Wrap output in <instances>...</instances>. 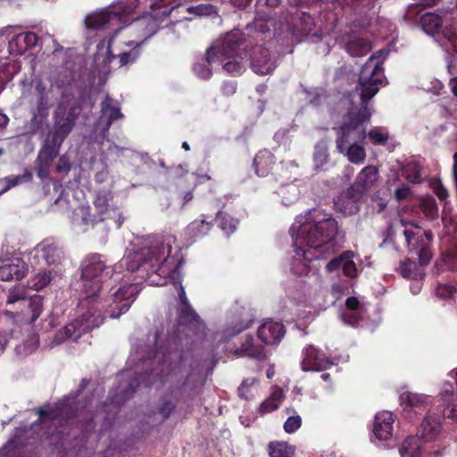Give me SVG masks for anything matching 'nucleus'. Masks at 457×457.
<instances>
[{
    "mask_svg": "<svg viewBox=\"0 0 457 457\" xmlns=\"http://www.w3.org/2000/svg\"><path fill=\"white\" fill-rule=\"evenodd\" d=\"M384 69L374 55L362 66L355 92L361 99V107H351L342 118L337 130V148L348 161L361 164L365 161L366 151L363 142L367 137L363 124L370 120L371 112L368 108L369 101L374 97L385 84Z\"/></svg>",
    "mask_w": 457,
    "mask_h": 457,
    "instance_id": "nucleus-1",
    "label": "nucleus"
},
{
    "mask_svg": "<svg viewBox=\"0 0 457 457\" xmlns=\"http://www.w3.org/2000/svg\"><path fill=\"white\" fill-rule=\"evenodd\" d=\"M140 290L138 283H131L114 290L104 300L100 299L96 294V301L91 303L88 307H84L79 317L58 332L54 337L55 343L60 344L64 339L76 341L83 334L99 327L104 320L102 311H104L112 319L119 318L129 311Z\"/></svg>",
    "mask_w": 457,
    "mask_h": 457,
    "instance_id": "nucleus-2",
    "label": "nucleus"
},
{
    "mask_svg": "<svg viewBox=\"0 0 457 457\" xmlns=\"http://www.w3.org/2000/svg\"><path fill=\"white\" fill-rule=\"evenodd\" d=\"M175 238L168 236L155 240L151 246L129 253L124 260L128 270L138 271L141 277L147 276L150 285L162 286L166 278L174 270V261L170 257Z\"/></svg>",
    "mask_w": 457,
    "mask_h": 457,
    "instance_id": "nucleus-3",
    "label": "nucleus"
},
{
    "mask_svg": "<svg viewBox=\"0 0 457 457\" xmlns=\"http://www.w3.org/2000/svg\"><path fill=\"white\" fill-rule=\"evenodd\" d=\"M338 227L335 219L319 210L309 212L305 218L297 219L290 228L295 245L317 250L328 245L337 234Z\"/></svg>",
    "mask_w": 457,
    "mask_h": 457,
    "instance_id": "nucleus-4",
    "label": "nucleus"
},
{
    "mask_svg": "<svg viewBox=\"0 0 457 457\" xmlns=\"http://www.w3.org/2000/svg\"><path fill=\"white\" fill-rule=\"evenodd\" d=\"M112 201L110 192L98 193L93 202L95 212L92 213L88 206L79 205L72 212V223L82 230L98 223H103L107 229L120 228L124 218L119 208L111 204Z\"/></svg>",
    "mask_w": 457,
    "mask_h": 457,
    "instance_id": "nucleus-5",
    "label": "nucleus"
},
{
    "mask_svg": "<svg viewBox=\"0 0 457 457\" xmlns=\"http://www.w3.org/2000/svg\"><path fill=\"white\" fill-rule=\"evenodd\" d=\"M403 235L406 245L410 252H417L419 262L411 259H406L400 262L397 268L402 277L410 279L421 278L424 276V267L428 265L431 260L432 253L430 245L432 242V233L429 231H421L415 227L417 232L411 228H408L406 224L402 221Z\"/></svg>",
    "mask_w": 457,
    "mask_h": 457,
    "instance_id": "nucleus-6",
    "label": "nucleus"
},
{
    "mask_svg": "<svg viewBox=\"0 0 457 457\" xmlns=\"http://www.w3.org/2000/svg\"><path fill=\"white\" fill-rule=\"evenodd\" d=\"M112 271V268L106 264L103 256L97 253L88 255L81 265L80 287L85 294L80 301V310L88 307L96 301V294L99 293L104 278Z\"/></svg>",
    "mask_w": 457,
    "mask_h": 457,
    "instance_id": "nucleus-7",
    "label": "nucleus"
},
{
    "mask_svg": "<svg viewBox=\"0 0 457 457\" xmlns=\"http://www.w3.org/2000/svg\"><path fill=\"white\" fill-rule=\"evenodd\" d=\"M244 41L242 34L238 31L228 34L220 44L209 47L205 57L194 65V71L202 79H208L212 76L210 65L215 62H222L226 58L233 57L239 45Z\"/></svg>",
    "mask_w": 457,
    "mask_h": 457,
    "instance_id": "nucleus-8",
    "label": "nucleus"
},
{
    "mask_svg": "<svg viewBox=\"0 0 457 457\" xmlns=\"http://www.w3.org/2000/svg\"><path fill=\"white\" fill-rule=\"evenodd\" d=\"M157 31V21L152 16H144L134 21L126 27L119 28L112 36L122 32L130 39L125 42L128 46H137L140 48L141 45Z\"/></svg>",
    "mask_w": 457,
    "mask_h": 457,
    "instance_id": "nucleus-9",
    "label": "nucleus"
},
{
    "mask_svg": "<svg viewBox=\"0 0 457 457\" xmlns=\"http://www.w3.org/2000/svg\"><path fill=\"white\" fill-rule=\"evenodd\" d=\"M132 12L129 5H124L118 10L112 8V10H102L88 15L86 18L85 23L87 28L94 29H104L112 25L118 24L121 19Z\"/></svg>",
    "mask_w": 457,
    "mask_h": 457,
    "instance_id": "nucleus-10",
    "label": "nucleus"
},
{
    "mask_svg": "<svg viewBox=\"0 0 457 457\" xmlns=\"http://www.w3.org/2000/svg\"><path fill=\"white\" fill-rule=\"evenodd\" d=\"M82 111L80 102L74 103L67 112L61 109L55 113L54 140L61 144L73 129L75 122Z\"/></svg>",
    "mask_w": 457,
    "mask_h": 457,
    "instance_id": "nucleus-11",
    "label": "nucleus"
},
{
    "mask_svg": "<svg viewBox=\"0 0 457 457\" xmlns=\"http://www.w3.org/2000/svg\"><path fill=\"white\" fill-rule=\"evenodd\" d=\"M251 67L255 73L266 75L273 71L276 64L265 47L255 46L251 54Z\"/></svg>",
    "mask_w": 457,
    "mask_h": 457,
    "instance_id": "nucleus-12",
    "label": "nucleus"
},
{
    "mask_svg": "<svg viewBox=\"0 0 457 457\" xmlns=\"http://www.w3.org/2000/svg\"><path fill=\"white\" fill-rule=\"evenodd\" d=\"M303 354L302 369L304 371H319L326 370L332 365V362L324 353L319 352L312 345L306 347Z\"/></svg>",
    "mask_w": 457,
    "mask_h": 457,
    "instance_id": "nucleus-13",
    "label": "nucleus"
},
{
    "mask_svg": "<svg viewBox=\"0 0 457 457\" xmlns=\"http://www.w3.org/2000/svg\"><path fill=\"white\" fill-rule=\"evenodd\" d=\"M282 323L271 320H265L258 329V337L266 345H276L285 335Z\"/></svg>",
    "mask_w": 457,
    "mask_h": 457,
    "instance_id": "nucleus-14",
    "label": "nucleus"
},
{
    "mask_svg": "<svg viewBox=\"0 0 457 457\" xmlns=\"http://www.w3.org/2000/svg\"><path fill=\"white\" fill-rule=\"evenodd\" d=\"M35 90L34 104L38 115H45L51 106L52 87H48L42 79L33 80Z\"/></svg>",
    "mask_w": 457,
    "mask_h": 457,
    "instance_id": "nucleus-15",
    "label": "nucleus"
},
{
    "mask_svg": "<svg viewBox=\"0 0 457 457\" xmlns=\"http://www.w3.org/2000/svg\"><path fill=\"white\" fill-rule=\"evenodd\" d=\"M378 179V169L372 165L366 166L359 172L351 188L361 195L373 187L377 183Z\"/></svg>",
    "mask_w": 457,
    "mask_h": 457,
    "instance_id": "nucleus-16",
    "label": "nucleus"
},
{
    "mask_svg": "<svg viewBox=\"0 0 457 457\" xmlns=\"http://www.w3.org/2000/svg\"><path fill=\"white\" fill-rule=\"evenodd\" d=\"M38 37L34 32H24L16 35L9 41V52L12 54L21 55L29 48L37 44Z\"/></svg>",
    "mask_w": 457,
    "mask_h": 457,
    "instance_id": "nucleus-17",
    "label": "nucleus"
},
{
    "mask_svg": "<svg viewBox=\"0 0 457 457\" xmlns=\"http://www.w3.org/2000/svg\"><path fill=\"white\" fill-rule=\"evenodd\" d=\"M26 263L19 258L12 259L9 262L0 266V280H20L26 275Z\"/></svg>",
    "mask_w": 457,
    "mask_h": 457,
    "instance_id": "nucleus-18",
    "label": "nucleus"
},
{
    "mask_svg": "<svg viewBox=\"0 0 457 457\" xmlns=\"http://www.w3.org/2000/svg\"><path fill=\"white\" fill-rule=\"evenodd\" d=\"M393 414L390 411H383L375 416L373 433L379 440H386L392 436Z\"/></svg>",
    "mask_w": 457,
    "mask_h": 457,
    "instance_id": "nucleus-19",
    "label": "nucleus"
},
{
    "mask_svg": "<svg viewBox=\"0 0 457 457\" xmlns=\"http://www.w3.org/2000/svg\"><path fill=\"white\" fill-rule=\"evenodd\" d=\"M36 252L47 264L56 265L63 259V252L58 245L52 240H45L36 247Z\"/></svg>",
    "mask_w": 457,
    "mask_h": 457,
    "instance_id": "nucleus-20",
    "label": "nucleus"
},
{
    "mask_svg": "<svg viewBox=\"0 0 457 457\" xmlns=\"http://www.w3.org/2000/svg\"><path fill=\"white\" fill-rule=\"evenodd\" d=\"M441 432V423L436 416L428 415L424 418L420 424L417 436L425 441H432L437 437Z\"/></svg>",
    "mask_w": 457,
    "mask_h": 457,
    "instance_id": "nucleus-21",
    "label": "nucleus"
},
{
    "mask_svg": "<svg viewBox=\"0 0 457 457\" xmlns=\"http://www.w3.org/2000/svg\"><path fill=\"white\" fill-rule=\"evenodd\" d=\"M57 152L51 148H46L39 152L36 162V170L37 175L41 179L48 178L51 162L54 160V158H55Z\"/></svg>",
    "mask_w": 457,
    "mask_h": 457,
    "instance_id": "nucleus-22",
    "label": "nucleus"
},
{
    "mask_svg": "<svg viewBox=\"0 0 457 457\" xmlns=\"http://www.w3.org/2000/svg\"><path fill=\"white\" fill-rule=\"evenodd\" d=\"M274 162V155L270 152L260 151L253 160L256 174L260 177L267 176L272 170Z\"/></svg>",
    "mask_w": 457,
    "mask_h": 457,
    "instance_id": "nucleus-23",
    "label": "nucleus"
},
{
    "mask_svg": "<svg viewBox=\"0 0 457 457\" xmlns=\"http://www.w3.org/2000/svg\"><path fill=\"white\" fill-rule=\"evenodd\" d=\"M400 454L401 457H423L419 436H413L406 438L400 447ZM425 457H436V455L428 453Z\"/></svg>",
    "mask_w": 457,
    "mask_h": 457,
    "instance_id": "nucleus-24",
    "label": "nucleus"
},
{
    "mask_svg": "<svg viewBox=\"0 0 457 457\" xmlns=\"http://www.w3.org/2000/svg\"><path fill=\"white\" fill-rule=\"evenodd\" d=\"M113 39L114 36H112L107 43L108 61L110 62L111 60L118 57L120 67L135 63L140 55V48L137 46H132L133 48L130 51L124 52L119 55H115L111 51V46L113 42Z\"/></svg>",
    "mask_w": 457,
    "mask_h": 457,
    "instance_id": "nucleus-25",
    "label": "nucleus"
},
{
    "mask_svg": "<svg viewBox=\"0 0 457 457\" xmlns=\"http://www.w3.org/2000/svg\"><path fill=\"white\" fill-rule=\"evenodd\" d=\"M346 52L353 57H361L371 50V44L363 37H353L348 40L345 46Z\"/></svg>",
    "mask_w": 457,
    "mask_h": 457,
    "instance_id": "nucleus-26",
    "label": "nucleus"
},
{
    "mask_svg": "<svg viewBox=\"0 0 457 457\" xmlns=\"http://www.w3.org/2000/svg\"><path fill=\"white\" fill-rule=\"evenodd\" d=\"M284 399L285 395L282 389L279 387L272 388L270 397L261 403L259 407V412L262 415H264L276 411L280 406Z\"/></svg>",
    "mask_w": 457,
    "mask_h": 457,
    "instance_id": "nucleus-27",
    "label": "nucleus"
},
{
    "mask_svg": "<svg viewBox=\"0 0 457 457\" xmlns=\"http://www.w3.org/2000/svg\"><path fill=\"white\" fill-rule=\"evenodd\" d=\"M429 397L411 392H403L400 395V403L404 409H420L425 407Z\"/></svg>",
    "mask_w": 457,
    "mask_h": 457,
    "instance_id": "nucleus-28",
    "label": "nucleus"
},
{
    "mask_svg": "<svg viewBox=\"0 0 457 457\" xmlns=\"http://www.w3.org/2000/svg\"><path fill=\"white\" fill-rule=\"evenodd\" d=\"M420 27L429 35H434L439 31L442 27V18L434 12H426L420 16Z\"/></svg>",
    "mask_w": 457,
    "mask_h": 457,
    "instance_id": "nucleus-29",
    "label": "nucleus"
},
{
    "mask_svg": "<svg viewBox=\"0 0 457 457\" xmlns=\"http://www.w3.org/2000/svg\"><path fill=\"white\" fill-rule=\"evenodd\" d=\"M236 354L238 356H248L255 359L265 358V353L262 346L255 345L253 344V337H247L245 341L241 346L236 351Z\"/></svg>",
    "mask_w": 457,
    "mask_h": 457,
    "instance_id": "nucleus-30",
    "label": "nucleus"
},
{
    "mask_svg": "<svg viewBox=\"0 0 457 457\" xmlns=\"http://www.w3.org/2000/svg\"><path fill=\"white\" fill-rule=\"evenodd\" d=\"M101 111L104 115L107 116V123L105 127V131H108L111 124L123 117V114L120 112V109L118 106H114L112 104V99L109 96H106L101 104Z\"/></svg>",
    "mask_w": 457,
    "mask_h": 457,
    "instance_id": "nucleus-31",
    "label": "nucleus"
},
{
    "mask_svg": "<svg viewBox=\"0 0 457 457\" xmlns=\"http://www.w3.org/2000/svg\"><path fill=\"white\" fill-rule=\"evenodd\" d=\"M328 147L324 140L319 141L314 147L313 161L316 169H320L328 161Z\"/></svg>",
    "mask_w": 457,
    "mask_h": 457,
    "instance_id": "nucleus-32",
    "label": "nucleus"
},
{
    "mask_svg": "<svg viewBox=\"0 0 457 457\" xmlns=\"http://www.w3.org/2000/svg\"><path fill=\"white\" fill-rule=\"evenodd\" d=\"M294 448L285 442L270 443L269 454L270 457H293Z\"/></svg>",
    "mask_w": 457,
    "mask_h": 457,
    "instance_id": "nucleus-33",
    "label": "nucleus"
},
{
    "mask_svg": "<svg viewBox=\"0 0 457 457\" xmlns=\"http://www.w3.org/2000/svg\"><path fill=\"white\" fill-rule=\"evenodd\" d=\"M66 407L67 403L66 401H64L54 408H41L37 412L42 418L50 419L53 421H58L59 419L65 413Z\"/></svg>",
    "mask_w": 457,
    "mask_h": 457,
    "instance_id": "nucleus-34",
    "label": "nucleus"
},
{
    "mask_svg": "<svg viewBox=\"0 0 457 457\" xmlns=\"http://www.w3.org/2000/svg\"><path fill=\"white\" fill-rule=\"evenodd\" d=\"M31 179H32V173L28 170H26L23 172V174H21V175H12V176L5 177L4 179H2V181L4 183H5V187L0 192V195L4 192H6L7 190H9L12 187L18 186L21 183L29 182Z\"/></svg>",
    "mask_w": 457,
    "mask_h": 457,
    "instance_id": "nucleus-35",
    "label": "nucleus"
},
{
    "mask_svg": "<svg viewBox=\"0 0 457 457\" xmlns=\"http://www.w3.org/2000/svg\"><path fill=\"white\" fill-rule=\"evenodd\" d=\"M211 222L204 219L195 220L187 226V232L192 237H197L206 235L211 229Z\"/></svg>",
    "mask_w": 457,
    "mask_h": 457,
    "instance_id": "nucleus-36",
    "label": "nucleus"
},
{
    "mask_svg": "<svg viewBox=\"0 0 457 457\" xmlns=\"http://www.w3.org/2000/svg\"><path fill=\"white\" fill-rule=\"evenodd\" d=\"M403 174L408 180L413 183L421 181V167L416 162H408L403 168Z\"/></svg>",
    "mask_w": 457,
    "mask_h": 457,
    "instance_id": "nucleus-37",
    "label": "nucleus"
},
{
    "mask_svg": "<svg viewBox=\"0 0 457 457\" xmlns=\"http://www.w3.org/2000/svg\"><path fill=\"white\" fill-rule=\"evenodd\" d=\"M420 207L424 214L428 218H435L437 215V206L436 201L431 196H426L421 199Z\"/></svg>",
    "mask_w": 457,
    "mask_h": 457,
    "instance_id": "nucleus-38",
    "label": "nucleus"
},
{
    "mask_svg": "<svg viewBox=\"0 0 457 457\" xmlns=\"http://www.w3.org/2000/svg\"><path fill=\"white\" fill-rule=\"evenodd\" d=\"M218 219L220 220V226L221 229L227 235H228L236 230L237 226V220H236L232 217L226 215V214L219 213Z\"/></svg>",
    "mask_w": 457,
    "mask_h": 457,
    "instance_id": "nucleus-39",
    "label": "nucleus"
},
{
    "mask_svg": "<svg viewBox=\"0 0 457 457\" xmlns=\"http://www.w3.org/2000/svg\"><path fill=\"white\" fill-rule=\"evenodd\" d=\"M368 137L374 145H384L389 137L388 134L379 127L370 129L368 133Z\"/></svg>",
    "mask_w": 457,
    "mask_h": 457,
    "instance_id": "nucleus-40",
    "label": "nucleus"
},
{
    "mask_svg": "<svg viewBox=\"0 0 457 457\" xmlns=\"http://www.w3.org/2000/svg\"><path fill=\"white\" fill-rule=\"evenodd\" d=\"M241 60L242 58H240V60L233 58L232 61L229 60L224 63L223 69L231 75H239L245 70V66Z\"/></svg>",
    "mask_w": 457,
    "mask_h": 457,
    "instance_id": "nucleus-41",
    "label": "nucleus"
},
{
    "mask_svg": "<svg viewBox=\"0 0 457 457\" xmlns=\"http://www.w3.org/2000/svg\"><path fill=\"white\" fill-rule=\"evenodd\" d=\"M282 203L285 205H290L297 198V188L291 185L281 189Z\"/></svg>",
    "mask_w": 457,
    "mask_h": 457,
    "instance_id": "nucleus-42",
    "label": "nucleus"
},
{
    "mask_svg": "<svg viewBox=\"0 0 457 457\" xmlns=\"http://www.w3.org/2000/svg\"><path fill=\"white\" fill-rule=\"evenodd\" d=\"M180 319L188 323H198L200 321V318L195 310L191 307V305L181 307L180 310Z\"/></svg>",
    "mask_w": 457,
    "mask_h": 457,
    "instance_id": "nucleus-43",
    "label": "nucleus"
},
{
    "mask_svg": "<svg viewBox=\"0 0 457 457\" xmlns=\"http://www.w3.org/2000/svg\"><path fill=\"white\" fill-rule=\"evenodd\" d=\"M302 425V419L299 415H293L287 418V420L284 423V430L292 434L295 433L297 429L300 428Z\"/></svg>",
    "mask_w": 457,
    "mask_h": 457,
    "instance_id": "nucleus-44",
    "label": "nucleus"
},
{
    "mask_svg": "<svg viewBox=\"0 0 457 457\" xmlns=\"http://www.w3.org/2000/svg\"><path fill=\"white\" fill-rule=\"evenodd\" d=\"M341 319L345 324L354 327L358 325L361 315L358 311L345 310L341 314Z\"/></svg>",
    "mask_w": 457,
    "mask_h": 457,
    "instance_id": "nucleus-45",
    "label": "nucleus"
},
{
    "mask_svg": "<svg viewBox=\"0 0 457 457\" xmlns=\"http://www.w3.org/2000/svg\"><path fill=\"white\" fill-rule=\"evenodd\" d=\"M29 309L32 312L31 321H35L41 314L43 301L40 296H34L29 301Z\"/></svg>",
    "mask_w": 457,
    "mask_h": 457,
    "instance_id": "nucleus-46",
    "label": "nucleus"
},
{
    "mask_svg": "<svg viewBox=\"0 0 457 457\" xmlns=\"http://www.w3.org/2000/svg\"><path fill=\"white\" fill-rule=\"evenodd\" d=\"M456 293L457 289L450 285H438L436 289V296L443 299L453 298Z\"/></svg>",
    "mask_w": 457,
    "mask_h": 457,
    "instance_id": "nucleus-47",
    "label": "nucleus"
},
{
    "mask_svg": "<svg viewBox=\"0 0 457 457\" xmlns=\"http://www.w3.org/2000/svg\"><path fill=\"white\" fill-rule=\"evenodd\" d=\"M430 187L433 189L434 193L437 195V197L441 201H445L448 196V192L446 188L444 187L440 179H434L430 181Z\"/></svg>",
    "mask_w": 457,
    "mask_h": 457,
    "instance_id": "nucleus-48",
    "label": "nucleus"
},
{
    "mask_svg": "<svg viewBox=\"0 0 457 457\" xmlns=\"http://www.w3.org/2000/svg\"><path fill=\"white\" fill-rule=\"evenodd\" d=\"M353 256V255H347V257H345V261L343 262L342 266L344 274L349 278H354L357 275L356 265L354 262L351 260Z\"/></svg>",
    "mask_w": 457,
    "mask_h": 457,
    "instance_id": "nucleus-49",
    "label": "nucleus"
},
{
    "mask_svg": "<svg viewBox=\"0 0 457 457\" xmlns=\"http://www.w3.org/2000/svg\"><path fill=\"white\" fill-rule=\"evenodd\" d=\"M347 255H353V253L351 251L345 252L338 258H335L328 262L326 265V269L328 271L332 272L343 266V262L345 261Z\"/></svg>",
    "mask_w": 457,
    "mask_h": 457,
    "instance_id": "nucleus-50",
    "label": "nucleus"
},
{
    "mask_svg": "<svg viewBox=\"0 0 457 457\" xmlns=\"http://www.w3.org/2000/svg\"><path fill=\"white\" fill-rule=\"evenodd\" d=\"M35 279L37 280L34 284V286L36 287L37 289H41L45 287H46L51 279H52V277H51V272H42V273H38L36 277H35Z\"/></svg>",
    "mask_w": 457,
    "mask_h": 457,
    "instance_id": "nucleus-51",
    "label": "nucleus"
},
{
    "mask_svg": "<svg viewBox=\"0 0 457 457\" xmlns=\"http://www.w3.org/2000/svg\"><path fill=\"white\" fill-rule=\"evenodd\" d=\"M444 414L447 418L457 420V403L455 398L453 399L452 403H446Z\"/></svg>",
    "mask_w": 457,
    "mask_h": 457,
    "instance_id": "nucleus-52",
    "label": "nucleus"
},
{
    "mask_svg": "<svg viewBox=\"0 0 457 457\" xmlns=\"http://www.w3.org/2000/svg\"><path fill=\"white\" fill-rule=\"evenodd\" d=\"M254 382H255L254 378H247L243 381L241 386L238 387V394H239L240 397L245 398V399L248 398V395H247L248 389L250 388L251 386H253L254 384Z\"/></svg>",
    "mask_w": 457,
    "mask_h": 457,
    "instance_id": "nucleus-53",
    "label": "nucleus"
},
{
    "mask_svg": "<svg viewBox=\"0 0 457 457\" xmlns=\"http://www.w3.org/2000/svg\"><path fill=\"white\" fill-rule=\"evenodd\" d=\"M395 198L397 201H403L407 199L411 195L410 187L407 186H403L397 188L395 192Z\"/></svg>",
    "mask_w": 457,
    "mask_h": 457,
    "instance_id": "nucleus-54",
    "label": "nucleus"
},
{
    "mask_svg": "<svg viewBox=\"0 0 457 457\" xmlns=\"http://www.w3.org/2000/svg\"><path fill=\"white\" fill-rule=\"evenodd\" d=\"M11 336V331H0V354L4 351Z\"/></svg>",
    "mask_w": 457,
    "mask_h": 457,
    "instance_id": "nucleus-55",
    "label": "nucleus"
},
{
    "mask_svg": "<svg viewBox=\"0 0 457 457\" xmlns=\"http://www.w3.org/2000/svg\"><path fill=\"white\" fill-rule=\"evenodd\" d=\"M236 84L233 81L224 82L221 90L225 96H231L236 92Z\"/></svg>",
    "mask_w": 457,
    "mask_h": 457,
    "instance_id": "nucleus-56",
    "label": "nucleus"
},
{
    "mask_svg": "<svg viewBox=\"0 0 457 457\" xmlns=\"http://www.w3.org/2000/svg\"><path fill=\"white\" fill-rule=\"evenodd\" d=\"M22 294L16 290H11L7 296V303L12 304L22 299Z\"/></svg>",
    "mask_w": 457,
    "mask_h": 457,
    "instance_id": "nucleus-57",
    "label": "nucleus"
},
{
    "mask_svg": "<svg viewBox=\"0 0 457 457\" xmlns=\"http://www.w3.org/2000/svg\"><path fill=\"white\" fill-rule=\"evenodd\" d=\"M359 300L356 297H348L345 301V310L358 311Z\"/></svg>",
    "mask_w": 457,
    "mask_h": 457,
    "instance_id": "nucleus-58",
    "label": "nucleus"
},
{
    "mask_svg": "<svg viewBox=\"0 0 457 457\" xmlns=\"http://www.w3.org/2000/svg\"><path fill=\"white\" fill-rule=\"evenodd\" d=\"M173 409L174 405L170 402H166L160 408V412L162 414L164 418H167L170 415V413L173 411Z\"/></svg>",
    "mask_w": 457,
    "mask_h": 457,
    "instance_id": "nucleus-59",
    "label": "nucleus"
},
{
    "mask_svg": "<svg viewBox=\"0 0 457 457\" xmlns=\"http://www.w3.org/2000/svg\"><path fill=\"white\" fill-rule=\"evenodd\" d=\"M179 302H180V303L182 305L181 307H186V306L190 305L189 302H188V300L187 298L186 292H185V289H184L183 287H179Z\"/></svg>",
    "mask_w": 457,
    "mask_h": 457,
    "instance_id": "nucleus-60",
    "label": "nucleus"
},
{
    "mask_svg": "<svg viewBox=\"0 0 457 457\" xmlns=\"http://www.w3.org/2000/svg\"><path fill=\"white\" fill-rule=\"evenodd\" d=\"M9 122V118L4 113L0 112V129L5 128Z\"/></svg>",
    "mask_w": 457,
    "mask_h": 457,
    "instance_id": "nucleus-61",
    "label": "nucleus"
},
{
    "mask_svg": "<svg viewBox=\"0 0 457 457\" xmlns=\"http://www.w3.org/2000/svg\"><path fill=\"white\" fill-rule=\"evenodd\" d=\"M453 393V386L450 384H445L443 389V396L445 397L447 395H452Z\"/></svg>",
    "mask_w": 457,
    "mask_h": 457,
    "instance_id": "nucleus-62",
    "label": "nucleus"
},
{
    "mask_svg": "<svg viewBox=\"0 0 457 457\" xmlns=\"http://www.w3.org/2000/svg\"><path fill=\"white\" fill-rule=\"evenodd\" d=\"M453 93L457 96V77L450 81Z\"/></svg>",
    "mask_w": 457,
    "mask_h": 457,
    "instance_id": "nucleus-63",
    "label": "nucleus"
},
{
    "mask_svg": "<svg viewBox=\"0 0 457 457\" xmlns=\"http://www.w3.org/2000/svg\"><path fill=\"white\" fill-rule=\"evenodd\" d=\"M454 165H453V176L457 179V152L453 154Z\"/></svg>",
    "mask_w": 457,
    "mask_h": 457,
    "instance_id": "nucleus-64",
    "label": "nucleus"
}]
</instances>
